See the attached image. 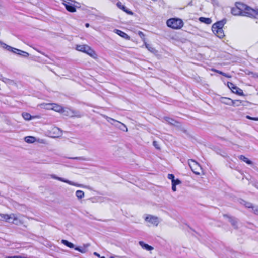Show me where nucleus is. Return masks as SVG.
<instances>
[{
  "instance_id": "obj_1",
  "label": "nucleus",
  "mask_w": 258,
  "mask_h": 258,
  "mask_svg": "<svg viewBox=\"0 0 258 258\" xmlns=\"http://www.w3.org/2000/svg\"><path fill=\"white\" fill-rule=\"evenodd\" d=\"M243 16L258 19V9H253L243 3Z\"/></svg>"
},
{
  "instance_id": "obj_2",
  "label": "nucleus",
  "mask_w": 258,
  "mask_h": 258,
  "mask_svg": "<svg viewBox=\"0 0 258 258\" xmlns=\"http://www.w3.org/2000/svg\"><path fill=\"white\" fill-rule=\"evenodd\" d=\"M0 45H1L4 48L7 49L8 51L13 52L14 54H17L24 57H28L29 56V54L28 52L12 47L1 41H0Z\"/></svg>"
},
{
  "instance_id": "obj_3",
  "label": "nucleus",
  "mask_w": 258,
  "mask_h": 258,
  "mask_svg": "<svg viewBox=\"0 0 258 258\" xmlns=\"http://www.w3.org/2000/svg\"><path fill=\"white\" fill-rule=\"evenodd\" d=\"M167 25L174 29H180L183 25L182 20L179 18H170L167 21Z\"/></svg>"
},
{
  "instance_id": "obj_4",
  "label": "nucleus",
  "mask_w": 258,
  "mask_h": 258,
  "mask_svg": "<svg viewBox=\"0 0 258 258\" xmlns=\"http://www.w3.org/2000/svg\"><path fill=\"white\" fill-rule=\"evenodd\" d=\"M76 49L78 51L85 52L93 58L96 57L97 55L95 51L87 45H77Z\"/></svg>"
},
{
  "instance_id": "obj_5",
  "label": "nucleus",
  "mask_w": 258,
  "mask_h": 258,
  "mask_svg": "<svg viewBox=\"0 0 258 258\" xmlns=\"http://www.w3.org/2000/svg\"><path fill=\"white\" fill-rule=\"evenodd\" d=\"M243 3L236 2L235 6L231 8V12L235 16H243Z\"/></svg>"
},
{
  "instance_id": "obj_6",
  "label": "nucleus",
  "mask_w": 258,
  "mask_h": 258,
  "mask_svg": "<svg viewBox=\"0 0 258 258\" xmlns=\"http://www.w3.org/2000/svg\"><path fill=\"white\" fill-rule=\"evenodd\" d=\"M188 165L192 171L196 175H200L202 168L200 164L193 159L188 160Z\"/></svg>"
},
{
  "instance_id": "obj_7",
  "label": "nucleus",
  "mask_w": 258,
  "mask_h": 258,
  "mask_svg": "<svg viewBox=\"0 0 258 258\" xmlns=\"http://www.w3.org/2000/svg\"><path fill=\"white\" fill-rule=\"evenodd\" d=\"M105 117L107 121L108 122H109L110 123H111V124L114 125L118 127L122 130L127 131V127L123 123H121V122H120L114 119L110 118L109 117L105 116Z\"/></svg>"
},
{
  "instance_id": "obj_8",
  "label": "nucleus",
  "mask_w": 258,
  "mask_h": 258,
  "mask_svg": "<svg viewBox=\"0 0 258 258\" xmlns=\"http://www.w3.org/2000/svg\"><path fill=\"white\" fill-rule=\"evenodd\" d=\"M227 86L234 93L241 96L244 95L243 90L235 86L233 83L228 82Z\"/></svg>"
},
{
  "instance_id": "obj_9",
  "label": "nucleus",
  "mask_w": 258,
  "mask_h": 258,
  "mask_svg": "<svg viewBox=\"0 0 258 258\" xmlns=\"http://www.w3.org/2000/svg\"><path fill=\"white\" fill-rule=\"evenodd\" d=\"M75 2L74 1V3ZM73 2L70 0H64L63 4L67 11L70 12H75L76 11L75 6L73 4Z\"/></svg>"
},
{
  "instance_id": "obj_10",
  "label": "nucleus",
  "mask_w": 258,
  "mask_h": 258,
  "mask_svg": "<svg viewBox=\"0 0 258 258\" xmlns=\"http://www.w3.org/2000/svg\"><path fill=\"white\" fill-rule=\"evenodd\" d=\"M51 177L53 179H55L58 180L59 181L67 183H68L70 185H73V186H77V187H82V185L81 184H79L77 183H75L71 181L68 180L67 179H65L63 178L58 177L54 174L51 175Z\"/></svg>"
},
{
  "instance_id": "obj_11",
  "label": "nucleus",
  "mask_w": 258,
  "mask_h": 258,
  "mask_svg": "<svg viewBox=\"0 0 258 258\" xmlns=\"http://www.w3.org/2000/svg\"><path fill=\"white\" fill-rule=\"evenodd\" d=\"M226 22L227 20L226 18H224L222 20L217 22L212 25V29L215 30V29H223V27L226 24Z\"/></svg>"
},
{
  "instance_id": "obj_12",
  "label": "nucleus",
  "mask_w": 258,
  "mask_h": 258,
  "mask_svg": "<svg viewBox=\"0 0 258 258\" xmlns=\"http://www.w3.org/2000/svg\"><path fill=\"white\" fill-rule=\"evenodd\" d=\"M145 220L155 226H157L159 223L158 218L157 217H155L152 215H149L147 216L145 218Z\"/></svg>"
},
{
  "instance_id": "obj_13",
  "label": "nucleus",
  "mask_w": 258,
  "mask_h": 258,
  "mask_svg": "<svg viewBox=\"0 0 258 258\" xmlns=\"http://www.w3.org/2000/svg\"><path fill=\"white\" fill-rule=\"evenodd\" d=\"M7 222L11 223L16 225H18L19 223H21L20 221L18 219V218L16 216V215L14 214H10L9 216V219H8Z\"/></svg>"
},
{
  "instance_id": "obj_14",
  "label": "nucleus",
  "mask_w": 258,
  "mask_h": 258,
  "mask_svg": "<svg viewBox=\"0 0 258 258\" xmlns=\"http://www.w3.org/2000/svg\"><path fill=\"white\" fill-rule=\"evenodd\" d=\"M223 216L229 219V222L234 228H237V220L236 218L228 215L227 214H224Z\"/></svg>"
},
{
  "instance_id": "obj_15",
  "label": "nucleus",
  "mask_w": 258,
  "mask_h": 258,
  "mask_svg": "<svg viewBox=\"0 0 258 258\" xmlns=\"http://www.w3.org/2000/svg\"><path fill=\"white\" fill-rule=\"evenodd\" d=\"M212 30L213 32L220 38H223L225 36L223 29H215V30L212 29Z\"/></svg>"
},
{
  "instance_id": "obj_16",
  "label": "nucleus",
  "mask_w": 258,
  "mask_h": 258,
  "mask_svg": "<svg viewBox=\"0 0 258 258\" xmlns=\"http://www.w3.org/2000/svg\"><path fill=\"white\" fill-rule=\"evenodd\" d=\"M114 31L118 35L126 40H129L130 38V36L126 33L122 31L121 30L115 29Z\"/></svg>"
},
{
  "instance_id": "obj_17",
  "label": "nucleus",
  "mask_w": 258,
  "mask_h": 258,
  "mask_svg": "<svg viewBox=\"0 0 258 258\" xmlns=\"http://www.w3.org/2000/svg\"><path fill=\"white\" fill-rule=\"evenodd\" d=\"M89 246H90L89 244H86L85 245H84L83 247L77 246V247H75L74 249H75V250L78 251L82 253H85L87 251V250L86 248L87 247H88Z\"/></svg>"
},
{
  "instance_id": "obj_18",
  "label": "nucleus",
  "mask_w": 258,
  "mask_h": 258,
  "mask_svg": "<svg viewBox=\"0 0 258 258\" xmlns=\"http://www.w3.org/2000/svg\"><path fill=\"white\" fill-rule=\"evenodd\" d=\"M61 113L65 116L73 117V110L69 108H63Z\"/></svg>"
},
{
  "instance_id": "obj_19",
  "label": "nucleus",
  "mask_w": 258,
  "mask_h": 258,
  "mask_svg": "<svg viewBox=\"0 0 258 258\" xmlns=\"http://www.w3.org/2000/svg\"><path fill=\"white\" fill-rule=\"evenodd\" d=\"M139 244L143 249H146L147 251H151L153 249V247L145 243L143 241H139Z\"/></svg>"
},
{
  "instance_id": "obj_20",
  "label": "nucleus",
  "mask_w": 258,
  "mask_h": 258,
  "mask_svg": "<svg viewBox=\"0 0 258 258\" xmlns=\"http://www.w3.org/2000/svg\"><path fill=\"white\" fill-rule=\"evenodd\" d=\"M245 102L243 101H241L239 100H232V102L231 103V105L234 106H239L240 105H245Z\"/></svg>"
},
{
  "instance_id": "obj_21",
  "label": "nucleus",
  "mask_w": 258,
  "mask_h": 258,
  "mask_svg": "<svg viewBox=\"0 0 258 258\" xmlns=\"http://www.w3.org/2000/svg\"><path fill=\"white\" fill-rule=\"evenodd\" d=\"M221 102L223 104L231 105V103L232 102V100L229 98L222 97L221 98Z\"/></svg>"
},
{
  "instance_id": "obj_22",
  "label": "nucleus",
  "mask_w": 258,
  "mask_h": 258,
  "mask_svg": "<svg viewBox=\"0 0 258 258\" xmlns=\"http://www.w3.org/2000/svg\"><path fill=\"white\" fill-rule=\"evenodd\" d=\"M164 119L165 121L168 122L169 124L173 125H176V123H177V122L174 119L168 117H165L164 118Z\"/></svg>"
},
{
  "instance_id": "obj_23",
  "label": "nucleus",
  "mask_w": 258,
  "mask_h": 258,
  "mask_svg": "<svg viewBox=\"0 0 258 258\" xmlns=\"http://www.w3.org/2000/svg\"><path fill=\"white\" fill-rule=\"evenodd\" d=\"M238 158H239V159L240 160L245 162V163H246L248 165H252V162L251 160H250L249 159H248L247 158L245 157L244 155H240L238 157Z\"/></svg>"
},
{
  "instance_id": "obj_24",
  "label": "nucleus",
  "mask_w": 258,
  "mask_h": 258,
  "mask_svg": "<svg viewBox=\"0 0 258 258\" xmlns=\"http://www.w3.org/2000/svg\"><path fill=\"white\" fill-rule=\"evenodd\" d=\"M61 243L62 244H63L64 245H66V246L70 248H75V245L73 243L68 241V240H61Z\"/></svg>"
},
{
  "instance_id": "obj_25",
  "label": "nucleus",
  "mask_w": 258,
  "mask_h": 258,
  "mask_svg": "<svg viewBox=\"0 0 258 258\" xmlns=\"http://www.w3.org/2000/svg\"><path fill=\"white\" fill-rule=\"evenodd\" d=\"M145 45L146 48L151 52L153 53H156L157 52V51L151 45L147 44L146 42H145Z\"/></svg>"
},
{
  "instance_id": "obj_26",
  "label": "nucleus",
  "mask_w": 258,
  "mask_h": 258,
  "mask_svg": "<svg viewBox=\"0 0 258 258\" xmlns=\"http://www.w3.org/2000/svg\"><path fill=\"white\" fill-rule=\"evenodd\" d=\"M199 20L201 22L207 24H210L212 23V20L209 18L200 17Z\"/></svg>"
},
{
  "instance_id": "obj_27",
  "label": "nucleus",
  "mask_w": 258,
  "mask_h": 258,
  "mask_svg": "<svg viewBox=\"0 0 258 258\" xmlns=\"http://www.w3.org/2000/svg\"><path fill=\"white\" fill-rule=\"evenodd\" d=\"M25 141L28 143H32L35 141V138L33 136H27L25 137Z\"/></svg>"
},
{
  "instance_id": "obj_28",
  "label": "nucleus",
  "mask_w": 258,
  "mask_h": 258,
  "mask_svg": "<svg viewBox=\"0 0 258 258\" xmlns=\"http://www.w3.org/2000/svg\"><path fill=\"white\" fill-rule=\"evenodd\" d=\"M76 196L79 199H81L84 197V192L82 190H77Z\"/></svg>"
},
{
  "instance_id": "obj_29",
  "label": "nucleus",
  "mask_w": 258,
  "mask_h": 258,
  "mask_svg": "<svg viewBox=\"0 0 258 258\" xmlns=\"http://www.w3.org/2000/svg\"><path fill=\"white\" fill-rule=\"evenodd\" d=\"M22 116L23 118L26 120H30L32 118H33L29 113H23Z\"/></svg>"
},
{
  "instance_id": "obj_30",
  "label": "nucleus",
  "mask_w": 258,
  "mask_h": 258,
  "mask_svg": "<svg viewBox=\"0 0 258 258\" xmlns=\"http://www.w3.org/2000/svg\"><path fill=\"white\" fill-rule=\"evenodd\" d=\"M241 203L242 204H243V205H244L246 208H252L253 206L252 205V203H251L250 202H246L244 200H242V202H241Z\"/></svg>"
},
{
  "instance_id": "obj_31",
  "label": "nucleus",
  "mask_w": 258,
  "mask_h": 258,
  "mask_svg": "<svg viewBox=\"0 0 258 258\" xmlns=\"http://www.w3.org/2000/svg\"><path fill=\"white\" fill-rule=\"evenodd\" d=\"M53 109L55 110V111L61 112L62 110L63 109V108L59 105L54 104V106L53 108Z\"/></svg>"
},
{
  "instance_id": "obj_32",
  "label": "nucleus",
  "mask_w": 258,
  "mask_h": 258,
  "mask_svg": "<svg viewBox=\"0 0 258 258\" xmlns=\"http://www.w3.org/2000/svg\"><path fill=\"white\" fill-rule=\"evenodd\" d=\"M73 117L80 118L83 115L79 111L73 110Z\"/></svg>"
},
{
  "instance_id": "obj_33",
  "label": "nucleus",
  "mask_w": 258,
  "mask_h": 258,
  "mask_svg": "<svg viewBox=\"0 0 258 258\" xmlns=\"http://www.w3.org/2000/svg\"><path fill=\"white\" fill-rule=\"evenodd\" d=\"M10 215L8 214H0V219L5 220V221H8V219H9V216Z\"/></svg>"
},
{
  "instance_id": "obj_34",
  "label": "nucleus",
  "mask_w": 258,
  "mask_h": 258,
  "mask_svg": "<svg viewBox=\"0 0 258 258\" xmlns=\"http://www.w3.org/2000/svg\"><path fill=\"white\" fill-rule=\"evenodd\" d=\"M181 183V181L179 179H174L172 181V185L176 186Z\"/></svg>"
},
{
  "instance_id": "obj_35",
  "label": "nucleus",
  "mask_w": 258,
  "mask_h": 258,
  "mask_svg": "<svg viewBox=\"0 0 258 258\" xmlns=\"http://www.w3.org/2000/svg\"><path fill=\"white\" fill-rule=\"evenodd\" d=\"M117 6L118 8H119L121 10H122L123 11H126V7L124 5H122L121 2H117Z\"/></svg>"
},
{
  "instance_id": "obj_36",
  "label": "nucleus",
  "mask_w": 258,
  "mask_h": 258,
  "mask_svg": "<svg viewBox=\"0 0 258 258\" xmlns=\"http://www.w3.org/2000/svg\"><path fill=\"white\" fill-rule=\"evenodd\" d=\"M252 209L254 214L258 215V206H253Z\"/></svg>"
},
{
  "instance_id": "obj_37",
  "label": "nucleus",
  "mask_w": 258,
  "mask_h": 258,
  "mask_svg": "<svg viewBox=\"0 0 258 258\" xmlns=\"http://www.w3.org/2000/svg\"><path fill=\"white\" fill-rule=\"evenodd\" d=\"M153 145L157 149L159 150L160 149L159 145L157 141H154L153 142Z\"/></svg>"
},
{
  "instance_id": "obj_38",
  "label": "nucleus",
  "mask_w": 258,
  "mask_h": 258,
  "mask_svg": "<svg viewBox=\"0 0 258 258\" xmlns=\"http://www.w3.org/2000/svg\"><path fill=\"white\" fill-rule=\"evenodd\" d=\"M215 72L224 76H225V77H228V76L227 75V74L223 72H221L220 71H219V70H214Z\"/></svg>"
},
{
  "instance_id": "obj_39",
  "label": "nucleus",
  "mask_w": 258,
  "mask_h": 258,
  "mask_svg": "<svg viewBox=\"0 0 258 258\" xmlns=\"http://www.w3.org/2000/svg\"><path fill=\"white\" fill-rule=\"evenodd\" d=\"M174 177V175L172 174H169L168 175V178L171 179V181L175 179Z\"/></svg>"
},
{
  "instance_id": "obj_40",
  "label": "nucleus",
  "mask_w": 258,
  "mask_h": 258,
  "mask_svg": "<svg viewBox=\"0 0 258 258\" xmlns=\"http://www.w3.org/2000/svg\"><path fill=\"white\" fill-rule=\"evenodd\" d=\"M138 35L142 38H144V37H145L144 34L142 32H141V31H139L138 32Z\"/></svg>"
},
{
  "instance_id": "obj_41",
  "label": "nucleus",
  "mask_w": 258,
  "mask_h": 258,
  "mask_svg": "<svg viewBox=\"0 0 258 258\" xmlns=\"http://www.w3.org/2000/svg\"><path fill=\"white\" fill-rule=\"evenodd\" d=\"M246 118L249 119H250V120L258 121V118H253V117H251L249 116H247Z\"/></svg>"
},
{
  "instance_id": "obj_42",
  "label": "nucleus",
  "mask_w": 258,
  "mask_h": 258,
  "mask_svg": "<svg viewBox=\"0 0 258 258\" xmlns=\"http://www.w3.org/2000/svg\"><path fill=\"white\" fill-rule=\"evenodd\" d=\"M251 74L252 75L253 77L258 78V73L251 72Z\"/></svg>"
},
{
  "instance_id": "obj_43",
  "label": "nucleus",
  "mask_w": 258,
  "mask_h": 258,
  "mask_svg": "<svg viewBox=\"0 0 258 258\" xmlns=\"http://www.w3.org/2000/svg\"><path fill=\"white\" fill-rule=\"evenodd\" d=\"M124 12H126L127 14H132L133 13L130 11L126 7V11H124Z\"/></svg>"
},
{
  "instance_id": "obj_44",
  "label": "nucleus",
  "mask_w": 258,
  "mask_h": 258,
  "mask_svg": "<svg viewBox=\"0 0 258 258\" xmlns=\"http://www.w3.org/2000/svg\"><path fill=\"white\" fill-rule=\"evenodd\" d=\"M124 12H126L127 14H132L133 13L130 11L126 7V11H124Z\"/></svg>"
},
{
  "instance_id": "obj_45",
  "label": "nucleus",
  "mask_w": 258,
  "mask_h": 258,
  "mask_svg": "<svg viewBox=\"0 0 258 258\" xmlns=\"http://www.w3.org/2000/svg\"><path fill=\"white\" fill-rule=\"evenodd\" d=\"M172 189L173 191H175L176 190V187L175 185H172Z\"/></svg>"
},
{
  "instance_id": "obj_46",
  "label": "nucleus",
  "mask_w": 258,
  "mask_h": 258,
  "mask_svg": "<svg viewBox=\"0 0 258 258\" xmlns=\"http://www.w3.org/2000/svg\"><path fill=\"white\" fill-rule=\"evenodd\" d=\"M94 255L96 256H97V257H100V254H98V253L96 252H94Z\"/></svg>"
},
{
  "instance_id": "obj_47",
  "label": "nucleus",
  "mask_w": 258,
  "mask_h": 258,
  "mask_svg": "<svg viewBox=\"0 0 258 258\" xmlns=\"http://www.w3.org/2000/svg\"><path fill=\"white\" fill-rule=\"evenodd\" d=\"M255 187H256V188H258V186H257V183H255L253 184Z\"/></svg>"
},
{
  "instance_id": "obj_48",
  "label": "nucleus",
  "mask_w": 258,
  "mask_h": 258,
  "mask_svg": "<svg viewBox=\"0 0 258 258\" xmlns=\"http://www.w3.org/2000/svg\"><path fill=\"white\" fill-rule=\"evenodd\" d=\"M85 26L86 27H89V23H86L85 24Z\"/></svg>"
},
{
  "instance_id": "obj_49",
  "label": "nucleus",
  "mask_w": 258,
  "mask_h": 258,
  "mask_svg": "<svg viewBox=\"0 0 258 258\" xmlns=\"http://www.w3.org/2000/svg\"><path fill=\"white\" fill-rule=\"evenodd\" d=\"M4 80H3V81H5V80H8L9 79L6 78H4Z\"/></svg>"
},
{
  "instance_id": "obj_50",
  "label": "nucleus",
  "mask_w": 258,
  "mask_h": 258,
  "mask_svg": "<svg viewBox=\"0 0 258 258\" xmlns=\"http://www.w3.org/2000/svg\"><path fill=\"white\" fill-rule=\"evenodd\" d=\"M80 158H81V157H76L74 159H80Z\"/></svg>"
},
{
  "instance_id": "obj_51",
  "label": "nucleus",
  "mask_w": 258,
  "mask_h": 258,
  "mask_svg": "<svg viewBox=\"0 0 258 258\" xmlns=\"http://www.w3.org/2000/svg\"><path fill=\"white\" fill-rule=\"evenodd\" d=\"M100 258H105L104 256L100 257Z\"/></svg>"
},
{
  "instance_id": "obj_52",
  "label": "nucleus",
  "mask_w": 258,
  "mask_h": 258,
  "mask_svg": "<svg viewBox=\"0 0 258 258\" xmlns=\"http://www.w3.org/2000/svg\"><path fill=\"white\" fill-rule=\"evenodd\" d=\"M110 258H114V257L111 256V257H110Z\"/></svg>"
}]
</instances>
